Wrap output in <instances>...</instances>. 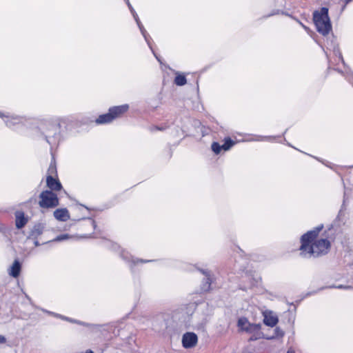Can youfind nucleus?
<instances>
[{
    "instance_id": "nucleus-10",
    "label": "nucleus",
    "mask_w": 353,
    "mask_h": 353,
    "mask_svg": "<svg viewBox=\"0 0 353 353\" xmlns=\"http://www.w3.org/2000/svg\"><path fill=\"white\" fill-rule=\"evenodd\" d=\"M21 265L18 261H14L12 266L8 270V273L10 276L17 278L20 273Z\"/></svg>"
},
{
    "instance_id": "nucleus-19",
    "label": "nucleus",
    "mask_w": 353,
    "mask_h": 353,
    "mask_svg": "<svg viewBox=\"0 0 353 353\" xmlns=\"http://www.w3.org/2000/svg\"><path fill=\"white\" fill-rule=\"evenodd\" d=\"M56 172V168L53 165H50L49 169H48V172L51 174H52L54 172Z\"/></svg>"
},
{
    "instance_id": "nucleus-14",
    "label": "nucleus",
    "mask_w": 353,
    "mask_h": 353,
    "mask_svg": "<svg viewBox=\"0 0 353 353\" xmlns=\"http://www.w3.org/2000/svg\"><path fill=\"white\" fill-rule=\"evenodd\" d=\"M222 147L219 143L214 142L212 144V150L216 154H219L221 150Z\"/></svg>"
},
{
    "instance_id": "nucleus-22",
    "label": "nucleus",
    "mask_w": 353,
    "mask_h": 353,
    "mask_svg": "<svg viewBox=\"0 0 353 353\" xmlns=\"http://www.w3.org/2000/svg\"><path fill=\"white\" fill-rule=\"evenodd\" d=\"M338 288H343V289H351L352 288L351 286H349V285H346V286H343V285H339L337 286Z\"/></svg>"
},
{
    "instance_id": "nucleus-12",
    "label": "nucleus",
    "mask_w": 353,
    "mask_h": 353,
    "mask_svg": "<svg viewBox=\"0 0 353 353\" xmlns=\"http://www.w3.org/2000/svg\"><path fill=\"white\" fill-rule=\"evenodd\" d=\"M175 74H176V77L174 79V83L177 85L181 86V85H184L185 84H186V82H187L186 78L183 74H181L179 72H176Z\"/></svg>"
},
{
    "instance_id": "nucleus-18",
    "label": "nucleus",
    "mask_w": 353,
    "mask_h": 353,
    "mask_svg": "<svg viewBox=\"0 0 353 353\" xmlns=\"http://www.w3.org/2000/svg\"><path fill=\"white\" fill-rule=\"evenodd\" d=\"M274 332L276 337H282L284 334V332L279 327H276Z\"/></svg>"
},
{
    "instance_id": "nucleus-1",
    "label": "nucleus",
    "mask_w": 353,
    "mask_h": 353,
    "mask_svg": "<svg viewBox=\"0 0 353 353\" xmlns=\"http://www.w3.org/2000/svg\"><path fill=\"white\" fill-rule=\"evenodd\" d=\"M322 228L310 231L301 237V255L303 257H316L327 253L330 243L325 239H317L319 232Z\"/></svg>"
},
{
    "instance_id": "nucleus-21",
    "label": "nucleus",
    "mask_w": 353,
    "mask_h": 353,
    "mask_svg": "<svg viewBox=\"0 0 353 353\" xmlns=\"http://www.w3.org/2000/svg\"><path fill=\"white\" fill-rule=\"evenodd\" d=\"M6 342V338L3 336L0 335V343H5Z\"/></svg>"
},
{
    "instance_id": "nucleus-3",
    "label": "nucleus",
    "mask_w": 353,
    "mask_h": 353,
    "mask_svg": "<svg viewBox=\"0 0 353 353\" xmlns=\"http://www.w3.org/2000/svg\"><path fill=\"white\" fill-rule=\"evenodd\" d=\"M128 109V105H123L120 106H115L109 110V112L105 114L100 115L96 120L99 124H104L110 123L116 118L119 117L123 113L125 112Z\"/></svg>"
},
{
    "instance_id": "nucleus-4",
    "label": "nucleus",
    "mask_w": 353,
    "mask_h": 353,
    "mask_svg": "<svg viewBox=\"0 0 353 353\" xmlns=\"http://www.w3.org/2000/svg\"><path fill=\"white\" fill-rule=\"evenodd\" d=\"M39 204L41 208H52L59 205L57 195L52 191H43L39 195Z\"/></svg>"
},
{
    "instance_id": "nucleus-13",
    "label": "nucleus",
    "mask_w": 353,
    "mask_h": 353,
    "mask_svg": "<svg viewBox=\"0 0 353 353\" xmlns=\"http://www.w3.org/2000/svg\"><path fill=\"white\" fill-rule=\"evenodd\" d=\"M234 144V143L233 141H232L230 139H228L225 142L224 144L221 145V147L223 150L226 151L228 150Z\"/></svg>"
},
{
    "instance_id": "nucleus-15",
    "label": "nucleus",
    "mask_w": 353,
    "mask_h": 353,
    "mask_svg": "<svg viewBox=\"0 0 353 353\" xmlns=\"http://www.w3.org/2000/svg\"><path fill=\"white\" fill-rule=\"evenodd\" d=\"M70 236L69 234H61L58 236H57L54 241H64V240H67L68 239H70Z\"/></svg>"
},
{
    "instance_id": "nucleus-5",
    "label": "nucleus",
    "mask_w": 353,
    "mask_h": 353,
    "mask_svg": "<svg viewBox=\"0 0 353 353\" xmlns=\"http://www.w3.org/2000/svg\"><path fill=\"white\" fill-rule=\"evenodd\" d=\"M198 337L194 332H186L183 335L182 344L185 348H192L196 346Z\"/></svg>"
},
{
    "instance_id": "nucleus-2",
    "label": "nucleus",
    "mask_w": 353,
    "mask_h": 353,
    "mask_svg": "<svg viewBox=\"0 0 353 353\" xmlns=\"http://www.w3.org/2000/svg\"><path fill=\"white\" fill-rule=\"evenodd\" d=\"M314 20L317 30L322 34L326 35L331 30L327 8H322L319 12H315L314 13Z\"/></svg>"
},
{
    "instance_id": "nucleus-8",
    "label": "nucleus",
    "mask_w": 353,
    "mask_h": 353,
    "mask_svg": "<svg viewBox=\"0 0 353 353\" xmlns=\"http://www.w3.org/2000/svg\"><path fill=\"white\" fill-rule=\"evenodd\" d=\"M54 216L59 221H66L70 219V214L66 208H60L54 212Z\"/></svg>"
},
{
    "instance_id": "nucleus-25",
    "label": "nucleus",
    "mask_w": 353,
    "mask_h": 353,
    "mask_svg": "<svg viewBox=\"0 0 353 353\" xmlns=\"http://www.w3.org/2000/svg\"><path fill=\"white\" fill-rule=\"evenodd\" d=\"M6 124L9 126H10L12 125V122L10 121H6Z\"/></svg>"
},
{
    "instance_id": "nucleus-6",
    "label": "nucleus",
    "mask_w": 353,
    "mask_h": 353,
    "mask_svg": "<svg viewBox=\"0 0 353 353\" xmlns=\"http://www.w3.org/2000/svg\"><path fill=\"white\" fill-rule=\"evenodd\" d=\"M237 325L239 328L247 332H252L257 329V325L251 324L245 317H241L238 320Z\"/></svg>"
},
{
    "instance_id": "nucleus-17",
    "label": "nucleus",
    "mask_w": 353,
    "mask_h": 353,
    "mask_svg": "<svg viewBox=\"0 0 353 353\" xmlns=\"http://www.w3.org/2000/svg\"><path fill=\"white\" fill-rule=\"evenodd\" d=\"M203 274H204L207 276V286H205L203 288L205 290H207L209 289L210 285V274L207 272H203Z\"/></svg>"
},
{
    "instance_id": "nucleus-11",
    "label": "nucleus",
    "mask_w": 353,
    "mask_h": 353,
    "mask_svg": "<svg viewBox=\"0 0 353 353\" xmlns=\"http://www.w3.org/2000/svg\"><path fill=\"white\" fill-rule=\"evenodd\" d=\"M27 222L23 212H17L16 213V226L17 228H23Z\"/></svg>"
},
{
    "instance_id": "nucleus-7",
    "label": "nucleus",
    "mask_w": 353,
    "mask_h": 353,
    "mask_svg": "<svg viewBox=\"0 0 353 353\" xmlns=\"http://www.w3.org/2000/svg\"><path fill=\"white\" fill-rule=\"evenodd\" d=\"M263 322L266 325L274 327L275 326L278 321L277 316L272 311H265L263 312Z\"/></svg>"
},
{
    "instance_id": "nucleus-23",
    "label": "nucleus",
    "mask_w": 353,
    "mask_h": 353,
    "mask_svg": "<svg viewBox=\"0 0 353 353\" xmlns=\"http://www.w3.org/2000/svg\"><path fill=\"white\" fill-rule=\"evenodd\" d=\"M134 18H135V19H136L137 23H138V25H139V26H140V25H139V20H138V19H137V17H136L134 14ZM139 28H140L141 30V31H143V30H142V29H141V26H139ZM142 33L143 34V32H142Z\"/></svg>"
},
{
    "instance_id": "nucleus-9",
    "label": "nucleus",
    "mask_w": 353,
    "mask_h": 353,
    "mask_svg": "<svg viewBox=\"0 0 353 353\" xmlns=\"http://www.w3.org/2000/svg\"><path fill=\"white\" fill-rule=\"evenodd\" d=\"M47 186L51 190H60L62 188V185L61 183L53 178L52 176H48L46 179Z\"/></svg>"
},
{
    "instance_id": "nucleus-16",
    "label": "nucleus",
    "mask_w": 353,
    "mask_h": 353,
    "mask_svg": "<svg viewBox=\"0 0 353 353\" xmlns=\"http://www.w3.org/2000/svg\"><path fill=\"white\" fill-rule=\"evenodd\" d=\"M200 322H201V323H199L198 325H196V327H197L198 329L202 330L204 327V326L205 325V324L207 323V322H208L207 317L206 316H203L201 318V321Z\"/></svg>"
},
{
    "instance_id": "nucleus-24",
    "label": "nucleus",
    "mask_w": 353,
    "mask_h": 353,
    "mask_svg": "<svg viewBox=\"0 0 353 353\" xmlns=\"http://www.w3.org/2000/svg\"><path fill=\"white\" fill-rule=\"evenodd\" d=\"M287 353H294V351L293 350H292V349H290V350L287 352Z\"/></svg>"
},
{
    "instance_id": "nucleus-20",
    "label": "nucleus",
    "mask_w": 353,
    "mask_h": 353,
    "mask_svg": "<svg viewBox=\"0 0 353 353\" xmlns=\"http://www.w3.org/2000/svg\"><path fill=\"white\" fill-rule=\"evenodd\" d=\"M62 319H66V320L70 321L71 323H78V324H81V325L83 324V323H81V322H77V321H74V320H72V319H68V318L62 317Z\"/></svg>"
}]
</instances>
